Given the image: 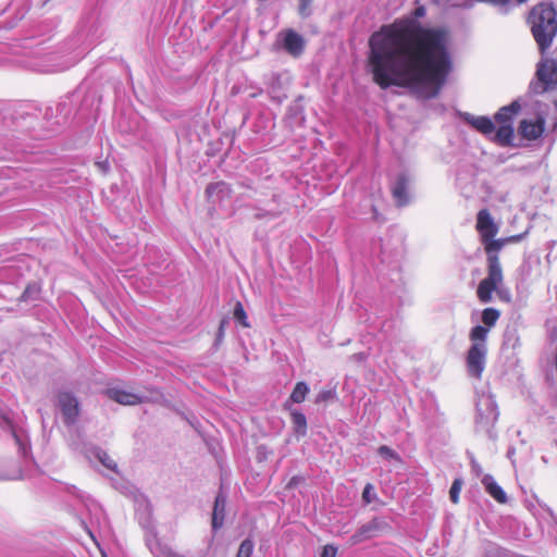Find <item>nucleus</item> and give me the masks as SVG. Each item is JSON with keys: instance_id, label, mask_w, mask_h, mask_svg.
<instances>
[{"instance_id": "39", "label": "nucleus", "mask_w": 557, "mask_h": 557, "mask_svg": "<svg viewBox=\"0 0 557 557\" xmlns=\"http://www.w3.org/2000/svg\"><path fill=\"white\" fill-rule=\"evenodd\" d=\"M30 293V288H27L24 294H23V298L24 299H27L28 298V294Z\"/></svg>"}, {"instance_id": "12", "label": "nucleus", "mask_w": 557, "mask_h": 557, "mask_svg": "<svg viewBox=\"0 0 557 557\" xmlns=\"http://www.w3.org/2000/svg\"><path fill=\"white\" fill-rule=\"evenodd\" d=\"M410 176L406 173L400 174L392 187V194L398 206H405L409 202L408 188Z\"/></svg>"}, {"instance_id": "2", "label": "nucleus", "mask_w": 557, "mask_h": 557, "mask_svg": "<svg viewBox=\"0 0 557 557\" xmlns=\"http://www.w3.org/2000/svg\"><path fill=\"white\" fill-rule=\"evenodd\" d=\"M519 110L520 104L513 101L509 106L499 109L495 114V122L486 116H474L469 113L465 114V120L472 127L483 135L488 136L499 146L506 147L511 145L513 138L512 121Z\"/></svg>"}, {"instance_id": "16", "label": "nucleus", "mask_w": 557, "mask_h": 557, "mask_svg": "<svg viewBox=\"0 0 557 557\" xmlns=\"http://www.w3.org/2000/svg\"><path fill=\"white\" fill-rule=\"evenodd\" d=\"M107 395L110 399L121 405H136L143 401V398L137 394H133L116 387L109 388Z\"/></svg>"}, {"instance_id": "40", "label": "nucleus", "mask_w": 557, "mask_h": 557, "mask_svg": "<svg viewBox=\"0 0 557 557\" xmlns=\"http://www.w3.org/2000/svg\"><path fill=\"white\" fill-rule=\"evenodd\" d=\"M223 326H224V322H222L221 325H220L219 336L223 335Z\"/></svg>"}, {"instance_id": "4", "label": "nucleus", "mask_w": 557, "mask_h": 557, "mask_svg": "<svg viewBox=\"0 0 557 557\" xmlns=\"http://www.w3.org/2000/svg\"><path fill=\"white\" fill-rule=\"evenodd\" d=\"M487 335L488 329L476 325L471 329L469 339L471 346L467 354V368L471 376L480 379L485 368L487 355Z\"/></svg>"}, {"instance_id": "26", "label": "nucleus", "mask_w": 557, "mask_h": 557, "mask_svg": "<svg viewBox=\"0 0 557 557\" xmlns=\"http://www.w3.org/2000/svg\"><path fill=\"white\" fill-rule=\"evenodd\" d=\"M292 421L295 428V432L298 435L304 436L307 433V419L305 414L295 410L292 412Z\"/></svg>"}, {"instance_id": "21", "label": "nucleus", "mask_w": 557, "mask_h": 557, "mask_svg": "<svg viewBox=\"0 0 557 557\" xmlns=\"http://www.w3.org/2000/svg\"><path fill=\"white\" fill-rule=\"evenodd\" d=\"M86 457L92 461L94 459L99 461L104 468L111 471H115V461L102 449L92 447L86 451Z\"/></svg>"}, {"instance_id": "9", "label": "nucleus", "mask_w": 557, "mask_h": 557, "mask_svg": "<svg viewBox=\"0 0 557 557\" xmlns=\"http://www.w3.org/2000/svg\"><path fill=\"white\" fill-rule=\"evenodd\" d=\"M476 231L480 234L481 240H487L491 237H495L498 233V225L495 223L488 210L482 209L478 212Z\"/></svg>"}, {"instance_id": "13", "label": "nucleus", "mask_w": 557, "mask_h": 557, "mask_svg": "<svg viewBox=\"0 0 557 557\" xmlns=\"http://www.w3.org/2000/svg\"><path fill=\"white\" fill-rule=\"evenodd\" d=\"M497 289L503 284V270L498 256L487 257V276L484 278Z\"/></svg>"}, {"instance_id": "23", "label": "nucleus", "mask_w": 557, "mask_h": 557, "mask_svg": "<svg viewBox=\"0 0 557 557\" xmlns=\"http://www.w3.org/2000/svg\"><path fill=\"white\" fill-rule=\"evenodd\" d=\"M7 424L12 433V436L15 440V443H16L22 456H24V457L28 456L30 446H29V440H28L27 434L22 429H20V430L15 429L9 421H7Z\"/></svg>"}, {"instance_id": "11", "label": "nucleus", "mask_w": 557, "mask_h": 557, "mask_svg": "<svg viewBox=\"0 0 557 557\" xmlns=\"http://www.w3.org/2000/svg\"><path fill=\"white\" fill-rule=\"evenodd\" d=\"M207 197L212 205L223 206L231 199V188L225 182H216L208 185Z\"/></svg>"}, {"instance_id": "34", "label": "nucleus", "mask_w": 557, "mask_h": 557, "mask_svg": "<svg viewBox=\"0 0 557 557\" xmlns=\"http://www.w3.org/2000/svg\"><path fill=\"white\" fill-rule=\"evenodd\" d=\"M460 490H461V484H460V482L458 480H456L453 483V485L450 487V491H449L450 499L455 504L458 502Z\"/></svg>"}, {"instance_id": "5", "label": "nucleus", "mask_w": 557, "mask_h": 557, "mask_svg": "<svg viewBox=\"0 0 557 557\" xmlns=\"http://www.w3.org/2000/svg\"><path fill=\"white\" fill-rule=\"evenodd\" d=\"M557 87V61L542 59L536 69V81L530 85L534 94H544Z\"/></svg>"}, {"instance_id": "30", "label": "nucleus", "mask_w": 557, "mask_h": 557, "mask_svg": "<svg viewBox=\"0 0 557 557\" xmlns=\"http://www.w3.org/2000/svg\"><path fill=\"white\" fill-rule=\"evenodd\" d=\"M85 506H86L88 512L90 513V516L95 517L96 520L99 521L100 516L102 515V510H101L100 506L94 500H88V503H86Z\"/></svg>"}, {"instance_id": "33", "label": "nucleus", "mask_w": 557, "mask_h": 557, "mask_svg": "<svg viewBox=\"0 0 557 557\" xmlns=\"http://www.w3.org/2000/svg\"><path fill=\"white\" fill-rule=\"evenodd\" d=\"M312 0H299V14L302 17H308L311 14Z\"/></svg>"}, {"instance_id": "38", "label": "nucleus", "mask_w": 557, "mask_h": 557, "mask_svg": "<svg viewBox=\"0 0 557 557\" xmlns=\"http://www.w3.org/2000/svg\"><path fill=\"white\" fill-rule=\"evenodd\" d=\"M496 293L499 295V297L504 300H509L510 297H509V294L508 293H505L500 289V287L498 288V290H496Z\"/></svg>"}, {"instance_id": "17", "label": "nucleus", "mask_w": 557, "mask_h": 557, "mask_svg": "<svg viewBox=\"0 0 557 557\" xmlns=\"http://www.w3.org/2000/svg\"><path fill=\"white\" fill-rule=\"evenodd\" d=\"M485 491L498 503L505 504L507 502V494L496 483L491 474H484L481 480Z\"/></svg>"}, {"instance_id": "32", "label": "nucleus", "mask_w": 557, "mask_h": 557, "mask_svg": "<svg viewBox=\"0 0 557 557\" xmlns=\"http://www.w3.org/2000/svg\"><path fill=\"white\" fill-rule=\"evenodd\" d=\"M375 493H374V487L372 484L368 483L364 488H363V493H362V499L366 504H370L373 502V499L375 498Z\"/></svg>"}, {"instance_id": "7", "label": "nucleus", "mask_w": 557, "mask_h": 557, "mask_svg": "<svg viewBox=\"0 0 557 557\" xmlns=\"http://www.w3.org/2000/svg\"><path fill=\"white\" fill-rule=\"evenodd\" d=\"M57 406L66 425H74L79 417L77 398L69 391H60L57 395Z\"/></svg>"}, {"instance_id": "41", "label": "nucleus", "mask_w": 557, "mask_h": 557, "mask_svg": "<svg viewBox=\"0 0 557 557\" xmlns=\"http://www.w3.org/2000/svg\"><path fill=\"white\" fill-rule=\"evenodd\" d=\"M89 535L94 539V534L91 531H88Z\"/></svg>"}, {"instance_id": "28", "label": "nucleus", "mask_w": 557, "mask_h": 557, "mask_svg": "<svg viewBox=\"0 0 557 557\" xmlns=\"http://www.w3.org/2000/svg\"><path fill=\"white\" fill-rule=\"evenodd\" d=\"M252 552L253 543L251 540L247 539L242 542L236 557H251Z\"/></svg>"}, {"instance_id": "3", "label": "nucleus", "mask_w": 557, "mask_h": 557, "mask_svg": "<svg viewBox=\"0 0 557 557\" xmlns=\"http://www.w3.org/2000/svg\"><path fill=\"white\" fill-rule=\"evenodd\" d=\"M532 34L541 51L550 47L557 34L556 10L550 3L542 2L530 13Z\"/></svg>"}, {"instance_id": "29", "label": "nucleus", "mask_w": 557, "mask_h": 557, "mask_svg": "<svg viewBox=\"0 0 557 557\" xmlns=\"http://www.w3.org/2000/svg\"><path fill=\"white\" fill-rule=\"evenodd\" d=\"M379 454H380V456H382L383 458L388 459V460H396V461L400 460L398 454L385 445H383L379 448Z\"/></svg>"}, {"instance_id": "36", "label": "nucleus", "mask_w": 557, "mask_h": 557, "mask_svg": "<svg viewBox=\"0 0 557 557\" xmlns=\"http://www.w3.org/2000/svg\"><path fill=\"white\" fill-rule=\"evenodd\" d=\"M337 548L333 545H325L320 557H335Z\"/></svg>"}, {"instance_id": "8", "label": "nucleus", "mask_w": 557, "mask_h": 557, "mask_svg": "<svg viewBox=\"0 0 557 557\" xmlns=\"http://www.w3.org/2000/svg\"><path fill=\"white\" fill-rule=\"evenodd\" d=\"M545 129V120L542 116L524 119L520 122L518 133L528 140H535L542 136Z\"/></svg>"}, {"instance_id": "20", "label": "nucleus", "mask_w": 557, "mask_h": 557, "mask_svg": "<svg viewBox=\"0 0 557 557\" xmlns=\"http://www.w3.org/2000/svg\"><path fill=\"white\" fill-rule=\"evenodd\" d=\"M136 512H137L139 523L146 529L150 528L151 509H150V505L148 504L147 499L143 495H139L136 498Z\"/></svg>"}, {"instance_id": "25", "label": "nucleus", "mask_w": 557, "mask_h": 557, "mask_svg": "<svg viewBox=\"0 0 557 557\" xmlns=\"http://www.w3.org/2000/svg\"><path fill=\"white\" fill-rule=\"evenodd\" d=\"M499 317H500L499 310H497L495 308H485L482 311V317H481L482 322L484 324L482 326L490 330L491 327H493L496 324Z\"/></svg>"}, {"instance_id": "14", "label": "nucleus", "mask_w": 557, "mask_h": 557, "mask_svg": "<svg viewBox=\"0 0 557 557\" xmlns=\"http://www.w3.org/2000/svg\"><path fill=\"white\" fill-rule=\"evenodd\" d=\"M497 289L503 284V270L498 256L487 257V276L484 278Z\"/></svg>"}, {"instance_id": "42", "label": "nucleus", "mask_w": 557, "mask_h": 557, "mask_svg": "<svg viewBox=\"0 0 557 557\" xmlns=\"http://www.w3.org/2000/svg\"><path fill=\"white\" fill-rule=\"evenodd\" d=\"M555 106L557 107V100L555 101Z\"/></svg>"}, {"instance_id": "1", "label": "nucleus", "mask_w": 557, "mask_h": 557, "mask_svg": "<svg viewBox=\"0 0 557 557\" xmlns=\"http://www.w3.org/2000/svg\"><path fill=\"white\" fill-rule=\"evenodd\" d=\"M404 17L382 26L369 39V69L382 88H410L420 98L436 97L451 71L449 34L440 27H424L416 17Z\"/></svg>"}, {"instance_id": "27", "label": "nucleus", "mask_w": 557, "mask_h": 557, "mask_svg": "<svg viewBox=\"0 0 557 557\" xmlns=\"http://www.w3.org/2000/svg\"><path fill=\"white\" fill-rule=\"evenodd\" d=\"M309 387L305 382H298L290 394V400L300 404L305 400Z\"/></svg>"}, {"instance_id": "37", "label": "nucleus", "mask_w": 557, "mask_h": 557, "mask_svg": "<svg viewBox=\"0 0 557 557\" xmlns=\"http://www.w3.org/2000/svg\"><path fill=\"white\" fill-rule=\"evenodd\" d=\"M472 470L478 476L482 474V469L480 465L475 461H472Z\"/></svg>"}, {"instance_id": "19", "label": "nucleus", "mask_w": 557, "mask_h": 557, "mask_svg": "<svg viewBox=\"0 0 557 557\" xmlns=\"http://www.w3.org/2000/svg\"><path fill=\"white\" fill-rule=\"evenodd\" d=\"M226 496L223 493H219L215 497L213 513H212V528L218 530L223 525L225 516Z\"/></svg>"}, {"instance_id": "18", "label": "nucleus", "mask_w": 557, "mask_h": 557, "mask_svg": "<svg viewBox=\"0 0 557 557\" xmlns=\"http://www.w3.org/2000/svg\"><path fill=\"white\" fill-rule=\"evenodd\" d=\"M379 529L380 524L376 520H372L371 522L363 524L355 534L351 535V544L356 545L373 537L379 531Z\"/></svg>"}, {"instance_id": "31", "label": "nucleus", "mask_w": 557, "mask_h": 557, "mask_svg": "<svg viewBox=\"0 0 557 557\" xmlns=\"http://www.w3.org/2000/svg\"><path fill=\"white\" fill-rule=\"evenodd\" d=\"M234 317L244 326H248L246 312H245L242 304H239V302H237V305H236V307L234 309Z\"/></svg>"}, {"instance_id": "10", "label": "nucleus", "mask_w": 557, "mask_h": 557, "mask_svg": "<svg viewBox=\"0 0 557 557\" xmlns=\"http://www.w3.org/2000/svg\"><path fill=\"white\" fill-rule=\"evenodd\" d=\"M278 38L282 41L283 48L292 55L298 57L302 53L305 48V40L302 36L293 29H286L280 33Z\"/></svg>"}, {"instance_id": "22", "label": "nucleus", "mask_w": 557, "mask_h": 557, "mask_svg": "<svg viewBox=\"0 0 557 557\" xmlns=\"http://www.w3.org/2000/svg\"><path fill=\"white\" fill-rule=\"evenodd\" d=\"M268 94L273 100L282 101L286 96L282 92L283 86L278 74L272 73L267 81Z\"/></svg>"}, {"instance_id": "6", "label": "nucleus", "mask_w": 557, "mask_h": 557, "mask_svg": "<svg viewBox=\"0 0 557 557\" xmlns=\"http://www.w3.org/2000/svg\"><path fill=\"white\" fill-rule=\"evenodd\" d=\"M498 418L497 406L491 395H481L476 400L475 422L479 428L488 429Z\"/></svg>"}, {"instance_id": "35", "label": "nucleus", "mask_w": 557, "mask_h": 557, "mask_svg": "<svg viewBox=\"0 0 557 557\" xmlns=\"http://www.w3.org/2000/svg\"><path fill=\"white\" fill-rule=\"evenodd\" d=\"M333 396L334 393L332 391H321L315 397V403L320 404L327 401L329 399L333 398Z\"/></svg>"}, {"instance_id": "15", "label": "nucleus", "mask_w": 557, "mask_h": 557, "mask_svg": "<svg viewBox=\"0 0 557 557\" xmlns=\"http://www.w3.org/2000/svg\"><path fill=\"white\" fill-rule=\"evenodd\" d=\"M523 234L513 235L507 238L494 239V237L488 238L487 240H482L484 248L486 250L487 257L497 256V252L507 244V243H517L523 238Z\"/></svg>"}, {"instance_id": "24", "label": "nucleus", "mask_w": 557, "mask_h": 557, "mask_svg": "<svg viewBox=\"0 0 557 557\" xmlns=\"http://www.w3.org/2000/svg\"><path fill=\"white\" fill-rule=\"evenodd\" d=\"M498 290L495 286L490 284L486 280H482L478 286L476 295L481 302L487 304L492 300L493 292Z\"/></svg>"}]
</instances>
